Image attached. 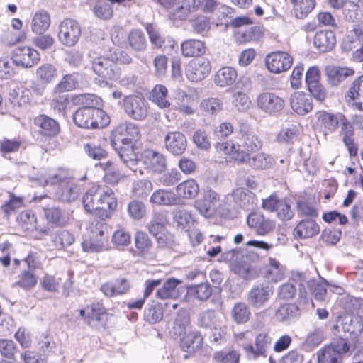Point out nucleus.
Segmentation results:
<instances>
[{"label": "nucleus", "mask_w": 363, "mask_h": 363, "mask_svg": "<svg viewBox=\"0 0 363 363\" xmlns=\"http://www.w3.org/2000/svg\"><path fill=\"white\" fill-rule=\"evenodd\" d=\"M82 202L87 212H95L102 219L109 217L116 209L117 200L114 192L105 186H93L83 196Z\"/></svg>", "instance_id": "obj_1"}, {"label": "nucleus", "mask_w": 363, "mask_h": 363, "mask_svg": "<svg viewBox=\"0 0 363 363\" xmlns=\"http://www.w3.org/2000/svg\"><path fill=\"white\" fill-rule=\"evenodd\" d=\"M104 220H94L89 223L87 238L82 243L84 252H99L106 250L108 225Z\"/></svg>", "instance_id": "obj_2"}, {"label": "nucleus", "mask_w": 363, "mask_h": 363, "mask_svg": "<svg viewBox=\"0 0 363 363\" xmlns=\"http://www.w3.org/2000/svg\"><path fill=\"white\" fill-rule=\"evenodd\" d=\"M76 125L82 128L98 129L106 127L110 123L109 116L96 107H82L73 114Z\"/></svg>", "instance_id": "obj_3"}, {"label": "nucleus", "mask_w": 363, "mask_h": 363, "mask_svg": "<svg viewBox=\"0 0 363 363\" xmlns=\"http://www.w3.org/2000/svg\"><path fill=\"white\" fill-rule=\"evenodd\" d=\"M123 108L127 116L135 121H144L148 116V103L143 97L128 95L123 99Z\"/></svg>", "instance_id": "obj_4"}, {"label": "nucleus", "mask_w": 363, "mask_h": 363, "mask_svg": "<svg viewBox=\"0 0 363 363\" xmlns=\"http://www.w3.org/2000/svg\"><path fill=\"white\" fill-rule=\"evenodd\" d=\"M140 137L138 127L133 123H123L116 127L111 134V145H133V140H137Z\"/></svg>", "instance_id": "obj_5"}, {"label": "nucleus", "mask_w": 363, "mask_h": 363, "mask_svg": "<svg viewBox=\"0 0 363 363\" xmlns=\"http://www.w3.org/2000/svg\"><path fill=\"white\" fill-rule=\"evenodd\" d=\"M255 102L261 111L270 116L279 114L285 106L284 99L270 91H264L258 94Z\"/></svg>", "instance_id": "obj_6"}, {"label": "nucleus", "mask_w": 363, "mask_h": 363, "mask_svg": "<svg viewBox=\"0 0 363 363\" xmlns=\"http://www.w3.org/2000/svg\"><path fill=\"white\" fill-rule=\"evenodd\" d=\"M239 152L236 154L237 162L247 164L250 160V152H255L262 147V142L253 133L241 135L237 141Z\"/></svg>", "instance_id": "obj_7"}, {"label": "nucleus", "mask_w": 363, "mask_h": 363, "mask_svg": "<svg viewBox=\"0 0 363 363\" xmlns=\"http://www.w3.org/2000/svg\"><path fill=\"white\" fill-rule=\"evenodd\" d=\"M262 207L265 211L276 213L277 217L281 220H291L294 216L289 200L279 199L276 195L263 199Z\"/></svg>", "instance_id": "obj_8"}, {"label": "nucleus", "mask_w": 363, "mask_h": 363, "mask_svg": "<svg viewBox=\"0 0 363 363\" xmlns=\"http://www.w3.org/2000/svg\"><path fill=\"white\" fill-rule=\"evenodd\" d=\"M81 28L77 21L67 18L59 26L58 38L66 46L74 45L81 35Z\"/></svg>", "instance_id": "obj_9"}, {"label": "nucleus", "mask_w": 363, "mask_h": 363, "mask_svg": "<svg viewBox=\"0 0 363 363\" xmlns=\"http://www.w3.org/2000/svg\"><path fill=\"white\" fill-rule=\"evenodd\" d=\"M293 64V57L287 52H272L265 57V65L268 70L274 74L287 71Z\"/></svg>", "instance_id": "obj_10"}, {"label": "nucleus", "mask_w": 363, "mask_h": 363, "mask_svg": "<svg viewBox=\"0 0 363 363\" xmlns=\"http://www.w3.org/2000/svg\"><path fill=\"white\" fill-rule=\"evenodd\" d=\"M273 294V286L269 284L255 285L248 292L247 301L253 308H261L266 306Z\"/></svg>", "instance_id": "obj_11"}, {"label": "nucleus", "mask_w": 363, "mask_h": 363, "mask_svg": "<svg viewBox=\"0 0 363 363\" xmlns=\"http://www.w3.org/2000/svg\"><path fill=\"white\" fill-rule=\"evenodd\" d=\"M272 337L268 333L262 332L255 337V345L246 344L243 350L249 359H256L258 357L267 356V351L272 344Z\"/></svg>", "instance_id": "obj_12"}, {"label": "nucleus", "mask_w": 363, "mask_h": 363, "mask_svg": "<svg viewBox=\"0 0 363 363\" xmlns=\"http://www.w3.org/2000/svg\"><path fill=\"white\" fill-rule=\"evenodd\" d=\"M243 257L242 251L240 249H232L225 252L222 255V259L231 264L235 273L244 279L250 277L251 267L245 262H240V258Z\"/></svg>", "instance_id": "obj_13"}, {"label": "nucleus", "mask_w": 363, "mask_h": 363, "mask_svg": "<svg viewBox=\"0 0 363 363\" xmlns=\"http://www.w3.org/2000/svg\"><path fill=\"white\" fill-rule=\"evenodd\" d=\"M13 62L24 67H31L40 61V55L29 46H18L13 51Z\"/></svg>", "instance_id": "obj_14"}, {"label": "nucleus", "mask_w": 363, "mask_h": 363, "mask_svg": "<svg viewBox=\"0 0 363 363\" xmlns=\"http://www.w3.org/2000/svg\"><path fill=\"white\" fill-rule=\"evenodd\" d=\"M211 70L210 61L204 57L191 60L186 67V73L188 79L192 82H198L206 78Z\"/></svg>", "instance_id": "obj_15"}, {"label": "nucleus", "mask_w": 363, "mask_h": 363, "mask_svg": "<svg viewBox=\"0 0 363 363\" xmlns=\"http://www.w3.org/2000/svg\"><path fill=\"white\" fill-rule=\"evenodd\" d=\"M92 69L96 74L106 80H113L118 77L116 64L108 57H98L92 62Z\"/></svg>", "instance_id": "obj_16"}, {"label": "nucleus", "mask_w": 363, "mask_h": 363, "mask_svg": "<svg viewBox=\"0 0 363 363\" xmlns=\"http://www.w3.org/2000/svg\"><path fill=\"white\" fill-rule=\"evenodd\" d=\"M145 28L150 41L154 47L166 52H169L175 48L177 45L175 40L171 37L161 36L155 25L147 23Z\"/></svg>", "instance_id": "obj_17"}, {"label": "nucleus", "mask_w": 363, "mask_h": 363, "mask_svg": "<svg viewBox=\"0 0 363 363\" xmlns=\"http://www.w3.org/2000/svg\"><path fill=\"white\" fill-rule=\"evenodd\" d=\"M166 149L174 155H180L186 149V136L179 131L169 132L164 137Z\"/></svg>", "instance_id": "obj_18"}, {"label": "nucleus", "mask_w": 363, "mask_h": 363, "mask_svg": "<svg viewBox=\"0 0 363 363\" xmlns=\"http://www.w3.org/2000/svg\"><path fill=\"white\" fill-rule=\"evenodd\" d=\"M247 223L250 228L255 229L257 235H264L275 228V223L268 218H266L262 214L259 213H251L248 215Z\"/></svg>", "instance_id": "obj_19"}, {"label": "nucleus", "mask_w": 363, "mask_h": 363, "mask_svg": "<svg viewBox=\"0 0 363 363\" xmlns=\"http://www.w3.org/2000/svg\"><path fill=\"white\" fill-rule=\"evenodd\" d=\"M339 125L340 127V135L342 137V141L347 147L350 156H355L357 154L358 148L353 139L354 130L352 124L343 114Z\"/></svg>", "instance_id": "obj_20"}, {"label": "nucleus", "mask_w": 363, "mask_h": 363, "mask_svg": "<svg viewBox=\"0 0 363 363\" xmlns=\"http://www.w3.org/2000/svg\"><path fill=\"white\" fill-rule=\"evenodd\" d=\"M289 101L291 108L299 115H306L313 109L311 96L303 91L294 92Z\"/></svg>", "instance_id": "obj_21"}, {"label": "nucleus", "mask_w": 363, "mask_h": 363, "mask_svg": "<svg viewBox=\"0 0 363 363\" xmlns=\"http://www.w3.org/2000/svg\"><path fill=\"white\" fill-rule=\"evenodd\" d=\"M355 72L348 67L328 66L325 68V75L328 81L333 86H337L348 77H352Z\"/></svg>", "instance_id": "obj_22"}, {"label": "nucleus", "mask_w": 363, "mask_h": 363, "mask_svg": "<svg viewBox=\"0 0 363 363\" xmlns=\"http://www.w3.org/2000/svg\"><path fill=\"white\" fill-rule=\"evenodd\" d=\"M345 99L347 102L355 101L354 107L363 111V74L352 82L346 92Z\"/></svg>", "instance_id": "obj_23"}, {"label": "nucleus", "mask_w": 363, "mask_h": 363, "mask_svg": "<svg viewBox=\"0 0 363 363\" xmlns=\"http://www.w3.org/2000/svg\"><path fill=\"white\" fill-rule=\"evenodd\" d=\"M57 75V69L51 64H44L36 69V78L40 82L41 86L34 87L38 94H42L47 84L51 83Z\"/></svg>", "instance_id": "obj_24"}, {"label": "nucleus", "mask_w": 363, "mask_h": 363, "mask_svg": "<svg viewBox=\"0 0 363 363\" xmlns=\"http://www.w3.org/2000/svg\"><path fill=\"white\" fill-rule=\"evenodd\" d=\"M34 124L40 128V133L45 136L55 137L60 131L59 123L45 114L36 116Z\"/></svg>", "instance_id": "obj_25"}, {"label": "nucleus", "mask_w": 363, "mask_h": 363, "mask_svg": "<svg viewBox=\"0 0 363 363\" xmlns=\"http://www.w3.org/2000/svg\"><path fill=\"white\" fill-rule=\"evenodd\" d=\"M150 201L158 206H170L179 204L180 199L174 191L160 189L152 194Z\"/></svg>", "instance_id": "obj_26"}, {"label": "nucleus", "mask_w": 363, "mask_h": 363, "mask_svg": "<svg viewBox=\"0 0 363 363\" xmlns=\"http://www.w3.org/2000/svg\"><path fill=\"white\" fill-rule=\"evenodd\" d=\"M342 115V113L336 114L326 111L319 113L318 120L325 135L333 133L337 130Z\"/></svg>", "instance_id": "obj_27"}, {"label": "nucleus", "mask_w": 363, "mask_h": 363, "mask_svg": "<svg viewBox=\"0 0 363 363\" xmlns=\"http://www.w3.org/2000/svg\"><path fill=\"white\" fill-rule=\"evenodd\" d=\"M336 43L335 33L331 30H321L314 36L313 44L322 52L332 50Z\"/></svg>", "instance_id": "obj_28"}, {"label": "nucleus", "mask_w": 363, "mask_h": 363, "mask_svg": "<svg viewBox=\"0 0 363 363\" xmlns=\"http://www.w3.org/2000/svg\"><path fill=\"white\" fill-rule=\"evenodd\" d=\"M127 43L130 48L135 52L143 53L147 48V41L144 33L138 28L130 30L127 35Z\"/></svg>", "instance_id": "obj_29"}, {"label": "nucleus", "mask_w": 363, "mask_h": 363, "mask_svg": "<svg viewBox=\"0 0 363 363\" xmlns=\"http://www.w3.org/2000/svg\"><path fill=\"white\" fill-rule=\"evenodd\" d=\"M144 164L147 168L155 172H162L166 169L165 157L153 150H146L144 154Z\"/></svg>", "instance_id": "obj_30"}, {"label": "nucleus", "mask_w": 363, "mask_h": 363, "mask_svg": "<svg viewBox=\"0 0 363 363\" xmlns=\"http://www.w3.org/2000/svg\"><path fill=\"white\" fill-rule=\"evenodd\" d=\"M206 45L203 41L197 39H188L181 44V51L184 57H199L206 52Z\"/></svg>", "instance_id": "obj_31"}, {"label": "nucleus", "mask_w": 363, "mask_h": 363, "mask_svg": "<svg viewBox=\"0 0 363 363\" xmlns=\"http://www.w3.org/2000/svg\"><path fill=\"white\" fill-rule=\"evenodd\" d=\"M118 152L122 162L133 172H135V167L138 164V155L134 152L133 145H116L113 147Z\"/></svg>", "instance_id": "obj_32"}, {"label": "nucleus", "mask_w": 363, "mask_h": 363, "mask_svg": "<svg viewBox=\"0 0 363 363\" xmlns=\"http://www.w3.org/2000/svg\"><path fill=\"white\" fill-rule=\"evenodd\" d=\"M238 77L237 71L231 67H223L214 75V82L220 87L232 85Z\"/></svg>", "instance_id": "obj_33"}, {"label": "nucleus", "mask_w": 363, "mask_h": 363, "mask_svg": "<svg viewBox=\"0 0 363 363\" xmlns=\"http://www.w3.org/2000/svg\"><path fill=\"white\" fill-rule=\"evenodd\" d=\"M264 277L277 282L284 278V270L280 262L274 258L269 257L263 271Z\"/></svg>", "instance_id": "obj_34"}, {"label": "nucleus", "mask_w": 363, "mask_h": 363, "mask_svg": "<svg viewBox=\"0 0 363 363\" xmlns=\"http://www.w3.org/2000/svg\"><path fill=\"white\" fill-rule=\"evenodd\" d=\"M234 201L241 208L250 210L253 208L256 196L248 189L238 188L233 193Z\"/></svg>", "instance_id": "obj_35"}, {"label": "nucleus", "mask_w": 363, "mask_h": 363, "mask_svg": "<svg viewBox=\"0 0 363 363\" xmlns=\"http://www.w3.org/2000/svg\"><path fill=\"white\" fill-rule=\"evenodd\" d=\"M50 26V16L48 11L41 9L35 13L31 22L33 32L42 34L49 28Z\"/></svg>", "instance_id": "obj_36"}, {"label": "nucleus", "mask_w": 363, "mask_h": 363, "mask_svg": "<svg viewBox=\"0 0 363 363\" xmlns=\"http://www.w3.org/2000/svg\"><path fill=\"white\" fill-rule=\"evenodd\" d=\"M220 321V315L214 310L211 309L199 313L196 318L198 327L210 330L219 325Z\"/></svg>", "instance_id": "obj_37"}, {"label": "nucleus", "mask_w": 363, "mask_h": 363, "mask_svg": "<svg viewBox=\"0 0 363 363\" xmlns=\"http://www.w3.org/2000/svg\"><path fill=\"white\" fill-rule=\"evenodd\" d=\"M223 102L217 97H209L201 100L199 110L202 115L212 116L217 115L223 110Z\"/></svg>", "instance_id": "obj_38"}, {"label": "nucleus", "mask_w": 363, "mask_h": 363, "mask_svg": "<svg viewBox=\"0 0 363 363\" xmlns=\"http://www.w3.org/2000/svg\"><path fill=\"white\" fill-rule=\"evenodd\" d=\"M247 164L254 169L264 170L272 168L275 164V160L269 154L259 152L252 157L250 156Z\"/></svg>", "instance_id": "obj_39"}, {"label": "nucleus", "mask_w": 363, "mask_h": 363, "mask_svg": "<svg viewBox=\"0 0 363 363\" xmlns=\"http://www.w3.org/2000/svg\"><path fill=\"white\" fill-rule=\"evenodd\" d=\"M79 192V186L71 182L69 179L63 187L56 191L55 196L62 202H72L78 198Z\"/></svg>", "instance_id": "obj_40"}, {"label": "nucleus", "mask_w": 363, "mask_h": 363, "mask_svg": "<svg viewBox=\"0 0 363 363\" xmlns=\"http://www.w3.org/2000/svg\"><path fill=\"white\" fill-rule=\"evenodd\" d=\"M319 232V226L312 219L303 220L294 230L295 235L300 238H308L314 236Z\"/></svg>", "instance_id": "obj_41"}, {"label": "nucleus", "mask_w": 363, "mask_h": 363, "mask_svg": "<svg viewBox=\"0 0 363 363\" xmlns=\"http://www.w3.org/2000/svg\"><path fill=\"white\" fill-rule=\"evenodd\" d=\"M203 345V337L200 332L193 331L181 340L180 347L184 351L193 352Z\"/></svg>", "instance_id": "obj_42"}, {"label": "nucleus", "mask_w": 363, "mask_h": 363, "mask_svg": "<svg viewBox=\"0 0 363 363\" xmlns=\"http://www.w3.org/2000/svg\"><path fill=\"white\" fill-rule=\"evenodd\" d=\"M324 331L322 328H314L308 331L303 342L302 347L306 351H311L318 347L324 340Z\"/></svg>", "instance_id": "obj_43"}, {"label": "nucleus", "mask_w": 363, "mask_h": 363, "mask_svg": "<svg viewBox=\"0 0 363 363\" xmlns=\"http://www.w3.org/2000/svg\"><path fill=\"white\" fill-rule=\"evenodd\" d=\"M168 89L162 84H157L152 89L150 99L160 108H168L171 104L167 99Z\"/></svg>", "instance_id": "obj_44"}, {"label": "nucleus", "mask_w": 363, "mask_h": 363, "mask_svg": "<svg viewBox=\"0 0 363 363\" xmlns=\"http://www.w3.org/2000/svg\"><path fill=\"white\" fill-rule=\"evenodd\" d=\"M176 191L179 199H191L198 195L199 186L194 179H188L178 184Z\"/></svg>", "instance_id": "obj_45"}, {"label": "nucleus", "mask_w": 363, "mask_h": 363, "mask_svg": "<svg viewBox=\"0 0 363 363\" xmlns=\"http://www.w3.org/2000/svg\"><path fill=\"white\" fill-rule=\"evenodd\" d=\"M79 86L78 76L75 74H68L62 77L60 82L54 87L53 94L71 91Z\"/></svg>", "instance_id": "obj_46"}, {"label": "nucleus", "mask_w": 363, "mask_h": 363, "mask_svg": "<svg viewBox=\"0 0 363 363\" xmlns=\"http://www.w3.org/2000/svg\"><path fill=\"white\" fill-rule=\"evenodd\" d=\"M44 211L47 220L57 226H65L69 221V216L59 208L48 207Z\"/></svg>", "instance_id": "obj_47"}, {"label": "nucleus", "mask_w": 363, "mask_h": 363, "mask_svg": "<svg viewBox=\"0 0 363 363\" xmlns=\"http://www.w3.org/2000/svg\"><path fill=\"white\" fill-rule=\"evenodd\" d=\"M182 281L179 279H168L163 284V286L157 290L156 296L160 299L175 298L177 296V286Z\"/></svg>", "instance_id": "obj_48"}, {"label": "nucleus", "mask_w": 363, "mask_h": 363, "mask_svg": "<svg viewBox=\"0 0 363 363\" xmlns=\"http://www.w3.org/2000/svg\"><path fill=\"white\" fill-rule=\"evenodd\" d=\"M293 4L294 16L297 18H304L315 8V0H290Z\"/></svg>", "instance_id": "obj_49"}, {"label": "nucleus", "mask_w": 363, "mask_h": 363, "mask_svg": "<svg viewBox=\"0 0 363 363\" xmlns=\"http://www.w3.org/2000/svg\"><path fill=\"white\" fill-rule=\"evenodd\" d=\"M18 277V280L13 284V286H18L26 291L33 289L38 282V277L30 269L21 272Z\"/></svg>", "instance_id": "obj_50"}, {"label": "nucleus", "mask_w": 363, "mask_h": 363, "mask_svg": "<svg viewBox=\"0 0 363 363\" xmlns=\"http://www.w3.org/2000/svg\"><path fill=\"white\" fill-rule=\"evenodd\" d=\"M92 11L95 16L103 20H108L113 16V9L111 0H98Z\"/></svg>", "instance_id": "obj_51"}, {"label": "nucleus", "mask_w": 363, "mask_h": 363, "mask_svg": "<svg viewBox=\"0 0 363 363\" xmlns=\"http://www.w3.org/2000/svg\"><path fill=\"white\" fill-rule=\"evenodd\" d=\"M230 315L237 324H244L248 321L251 313L249 307L245 303L239 302L234 305L231 309Z\"/></svg>", "instance_id": "obj_52"}, {"label": "nucleus", "mask_w": 363, "mask_h": 363, "mask_svg": "<svg viewBox=\"0 0 363 363\" xmlns=\"http://www.w3.org/2000/svg\"><path fill=\"white\" fill-rule=\"evenodd\" d=\"M69 179H71V177L68 169L60 168L55 172L50 174L48 178H45L43 180V184L44 186H55L57 184L62 186L67 183Z\"/></svg>", "instance_id": "obj_53"}, {"label": "nucleus", "mask_w": 363, "mask_h": 363, "mask_svg": "<svg viewBox=\"0 0 363 363\" xmlns=\"http://www.w3.org/2000/svg\"><path fill=\"white\" fill-rule=\"evenodd\" d=\"M166 219L162 213L155 214L153 218L147 224V230L150 234L158 240H162L160 235L163 234Z\"/></svg>", "instance_id": "obj_54"}, {"label": "nucleus", "mask_w": 363, "mask_h": 363, "mask_svg": "<svg viewBox=\"0 0 363 363\" xmlns=\"http://www.w3.org/2000/svg\"><path fill=\"white\" fill-rule=\"evenodd\" d=\"M187 293L189 296H194L199 301H206L211 296L212 288L210 284L205 282L190 286L188 287Z\"/></svg>", "instance_id": "obj_55"}, {"label": "nucleus", "mask_w": 363, "mask_h": 363, "mask_svg": "<svg viewBox=\"0 0 363 363\" xmlns=\"http://www.w3.org/2000/svg\"><path fill=\"white\" fill-rule=\"evenodd\" d=\"M17 222L26 231L32 232L37 229V218L31 211H22L17 217Z\"/></svg>", "instance_id": "obj_56"}, {"label": "nucleus", "mask_w": 363, "mask_h": 363, "mask_svg": "<svg viewBox=\"0 0 363 363\" xmlns=\"http://www.w3.org/2000/svg\"><path fill=\"white\" fill-rule=\"evenodd\" d=\"M192 141L200 150L208 151L211 147L208 133L203 128H198L193 133Z\"/></svg>", "instance_id": "obj_57"}, {"label": "nucleus", "mask_w": 363, "mask_h": 363, "mask_svg": "<svg viewBox=\"0 0 363 363\" xmlns=\"http://www.w3.org/2000/svg\"><path fill=\"white\" fill-rule=\"evenodd\" d=\"M104 171V179L105 182L116 184L123 177L122 174L118 171L116 166L111 162L101 164Z\"/></svg>", "instance_id": "obj_58"}, {"label": "nucleus", "mask_w": 363, "mask_h": 363, "mask_svg": "<svg viewBox=\"0 0 363 363\" xmlns=\"http://www.w3.org/2000/svg\"><path fill=\"white\" fill-rule=\"evenodd\" d=\"M263 35L262 29L258 26H252L245 30L237 33V39L240 43L257 41Z\"/></svg>", "instance_id": "obj_59"}, {"label": "nucleus", "mask_w": 363, "mask_h": 363, "mask_svg": "<svg viewBox=\"0 0 363 363\" xmlns=\"http://www.w3.org/2000/svg\"><path fill=\"white\" fill-rule=\"evenodd\" d=\"M74 242V235L66 230H57L52 238L53 245L57 248H63L70 246Z\"/></svg>", "instance_id": "obj_60"}, {"label": "nucleus", "mask_w": 363, "mask_h": 363, "mask_svg": "<svg viewBox=\"0 0 363 363\" xmlns=\"http://www.w3.org/2000/svg\"><path fill=\"white\" fill-rule=\"evenodd\" d=\"M152 189L153 185L150 180L141 179L133 182L132 192L135 197L146 198Z\"/></svg>", "instance_id": "obj_61"}, {"label": "nucleus", "mask_w": 363, "mask_h": 363, "mask_svg": "<svg viewBox=\"0 0 363 363\" xmlns=\"http://www.w3.org/2000/svg\"><path fill=\"white\" fill-rule=\"evenodd\" d=\"M215 148L218 153L229 155L233 160L237 162L236 154L239 152L237 142H219L216 144Z\"/></svg>", "instance_id": "obj_62"}, {"label": "nucleus", "mask_w": 363, "mask_h": 363, "mask_svg": "<svg viewBox=\"0 0 363 363\" xmlns=\"http://www.w3.org/2000/svg\"><path fill=\"white\" fill-rule=\"evenodd\" d=\"M87 323L91 324V321L96 320L99 323L103 321L106 315V310L100 303L91 304L86 306Z\"/></svg>", "instance_id": "obj_63"}, {"label": "nucleus", "mask_w": 363, "mask_h": 363, "mask_svg": "<svg viewBox=\"0 0 363 363\" xmlns=\"http://www.w3.org/2000/svg\"><path fill=\"white\" fill-rule=\"evenodd\" d=\"M318 363H340L341 359L332 347L325 346L317 352Z\"/></svg>", "instance_id": "obj_64"}]
</instances>
